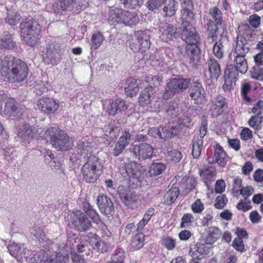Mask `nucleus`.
Instances as JSON below:
<instances>
[{"instance_id":"a211bd4d","label":"nucleus","mask_w":263,"mask_h":263,"mask_svg":"<svg viewBox=\"0 0 263 263\" xmlns=\"http://www.w3.org/2000/svg\"><path fill=\"white\" fill-rule=\"evenodd\" d=\"M150 32L149 30L138 31L136 33L138 44L133 43L130 45V49L134 52L140 51L142 53L149 49L151 45L149 40Z\"/></svg>"},{"instance_id":"b1692460","label":"nucleus","mask_w":263,"mask_h":263,"mask_svg":"<svg viewBox=\"0 0 263 263\" xmlns=\"http://www.w3.org/2000/svg\"><path fill=\"white\" fill-rule=\"evenodd\" d=\"M205 75L216 80L221 74L220 66L218 61L214 58H209L205 63Z\"/></svg>"},{"instance_id":"72a5a7b5","label":"nucleus","mask_w":263,"mask_h":263,"mask_svg":"<svg viewBox=\"0 0 263 263\" xmlns=\"http://www.w3.org/2000/svg\"><path fill=\"white\" fill-rule=\"evenodd\" d=\"M207 236L204 239L207 244L213 245L220 236V231L216 227H208L206 229Z\"/></svg>"},{"instance_id":"e433bc0d","label":"nucleus","mask_w":263,"mask_h":263,"mask_svg":"<svg viewBox=\"0 0 263 263\" xmlns=\"http://www.w3.org/2000/svg\"><path fill=\"white\" fill-rule=\"evenodd\" d=\"M226 155V153L221 146L218 145L216 147L214 152L215 160L216 162L222 167L224 166L227 163L225 160Z\"/></svg>"},{"instance_id":"423d86ee","label":"nucleus","mask_w":263,"mask_h":263,"mask_svg":"<svg viewBox=\"0 0 263 263\" xmlns=\"http://www.w3.org/2000/svg\"><path fill=\"white\" fill-rule=\"evenodd\" d=\"M21 37L28 45L33 46L39 39L41 27L35 20L27 18L20 24Z\"/></svg>"},{"instance_id":"6e6552de","label":"nucleus","mask_w":263,"mask_h":263,"mask_svg":"<svg viewBox=\"0 0 263 263\" xmlns=\"http://www.w3.org/2000/svg\"><path fill=\"white\" fill-rule=\"evenodd\" d=\"M209 13L211 18L208 21L206 28L208 33V39L213 42L217 40L218 27L223 22V14L221 11L217 7L210 8Z\"/></svg>"},{"instance_id":"0e129e2a","label":"nucleus","mask_w":263,"mask_h":263,"mask_svg":"<svg viewBox=\"0 0 263 263\" xmlns=\"http://www.w3.org/2000/svg\"><path fill=\"white\" fill-rule=\"evenodd\" d=\"M194 221V217L191 213H186L182 217V228L190 226Z\"/></svg>"},{"instance_id":"58836bf2","label":"nucleus","mask_w":263,"mask_h":263,"mask_svg":"<svg viewBox=\"0 0 263 263\" xmlns=\"http://www.w3.org/2000/svg\"><path fill=\"white\" fill-rule=\"evenodd\" d=\"M165 165L162 163H153L149 169L148 175L149 176H156L159 175L165 170Z\"/></svg>"},{"instance_id":"4d7b16f0","label":"nucleus","mask_w":263,"mask_h":263,"mask_svg":"<svg viewBox=\"0 0 263 263\" xmlns=\"http://www.w3.org/2000/svg\"><path fill=\"white\" fill-rule=\"evenodd\" d=\"M248 22L253 28H257L260 25L261 17L256 14H253L249 16Z\"/></svg>"},{"instance_id":"bb28decb","label":"nucleus","mask_w":263,"mask_h":263,"mask_svg":"<svg viewBox=\"0 0 263 263\" xmlns=\"http://www.w3.org/2000/svg\"><path fill=\"white\" fill-rule=\"evenodd\" d=\"M88 0H60V6L63 11L80 10L88 5Z\"/></svg>"},{"instance_id":"774afa93","label":"nucleus","mask_w":263,"mask_h":263,"mask_svg":"<svg viewBox=\"0 0 263 263\" xmlns=\"http://www.w3.org/2000/svg\"><path fill=\"white\" fill-rule=\"evenodd\" d=\"M252 112L254 114L260 116L263 113V101H259L252 108Z\"/></svg>"},{"instance_id":"393cba45","label":"nucleus","mask_w":263,"mask_h":263,"mask_svg":"<svg viewBox=\"0 0 263 263\" xmlns=\"http://www.w3.org/2000/svg\"><path fill=\"white\" fill-rule=\"evenodd\" d=\"M37 106L42 111L49 114L54 112L59 108V103L53 99L48 97H43L38 101Z\"/></svg>"},{"instance_id":"f704fd0d","label":"nucleus","mask_w":263,"mask_h":263,"mask_svg":"<svg viewBox=\"0 0 263 263\" xmlns=\"http://www.w3.org/2000/svg\"><path fill=\"white\" fill-rule=\"evenodd\" d=\"M21 17L20 11L15 9L7 10L5 21L9 25L14 26L20 22Z\"/></svg>"},{"instance_id":"5fc2aeb1","label":"nucleus","mask_w":263,"mask_h":263,"mask_svg":"<svg viewBox=\"0 0 263 263\" xmlns=\"http://www.w3.org/2000/svg\"><path fill=\"white\" fill-rule=\"evenodd\" d=\"M93 248L100 253L106 252L109 248V245L103 241H99V239L93 244Z\"/></svg>"},{"instance_id":"5701e85b","label":"nucleus","mask_w":263,"mask_h":263,"mask_svg":"<svg viewBox=\"0 0 263 263\" xmlns=\"http://www.w3.org/2000/svg\"><path fill=\"white\" fill-rule=\"evenodd\" d=\"M190 96L195 103L200 105L205 102V91L201 84L197 81L195 82L189 89Z\"/></svg>"},{"instance_id":"79ce46f5","label":"nucleus","mask_w":263,"mask_h":263,"mask_svg":"<svg viewBox=\"0 0 263 263\" xmlns=\"http://www.w3.org/2000/svg\"><path fill=\"white\" fill-rule=\"evenodd\" d=\"M84 211L93 222L97 224L99 223L101 221L99 216L96 211L92 208V206L89 203H86L84 205Z\"/></svg>"},{"instance_id":"0eeeda50","label":"nucleus","mask_w":263,"mask_h":263,"mask_svg":"<svg viewBox=\"0 0 263 263\" xmlns=\"http://www.w3.org/2000/svg\"><path fill=\"white\" fill-rule=\"evenodd\" d=\"M108 21L112 24L116 23L132 26L137 24L140 21V19L135 12L115 9L109 11Z\"/></svg>"},{"instance_id":"c03bdc74","label":"nucleus","mask_w":263,"mask_h":263,"mask_svg":"<svg viewBox=\"0 0 263 263\" xmlns=\"http://www.w3.org/2000/svg\"><path fill=\"white\" fill-rule=\"evenodd\" d=\"M215 172L209 167H204L199 170V174L203 178V181L206 184L210 182L212 177L215 175Z\"/></svg>"},{"instance_id":"f8f14e48","label":"nucleus","mask_w":263,"mask_h":263,"mask_svg":"<svg viewBox=\"0 0 263 263\" xmlns=\"http://www.w3.org/2000/svg\"><path fill=\"white\" fill-rule=\"evenodd\" d=\"M44 62L48 65H57L60 59V44L55 41H51L43 50Z\"/></svg>"},{"instance_id":"052dcab7","label":"nucleus","mask_w":263,"mask_h":263,"mask_svg":"<svg viewBox=\"0 0 263 263\" xmlns=\"http://www.w3.org/2000/svg\"><path fill=\"white\" fill-rule=\"evenodd\" d=\"M191 209L195 213H201L204 210V205L201 200L198 199L192 204Z\"/></svg>"},{"instance_id":"c85d7f7f","label":"nucleus","mask_w":263,"mask_h":263,"mask_svg":"<svg viewBox=\"0 0 263 263\" xmlns=\"http://www.w3.org/2000/svg\"><path fill=\"white\" fill-rule=\"evenodd\" d=\"M97 203L102 213L109 214L114 210V206L111 199L106 195H100L97 199Z\"/></svg>"},{"instance_id":"20e7f679","label":"nucleus","mask_w":263,"mask_h":263,"mask_svg":"<svg viewBox=\"0 0 263 263\" xmlns=\"http://www.w3.org/2000/svg\"><path fill=\"white\" fill-rule=\"evenodd\" d=\"M249 49L246 39L242 35L237 36L233 59L231 58V54L229 55V58L233 63L232 64L233 68L241 74H245L248 70V64L246 57Z\"/></svg>"},{"instance_id":"37998d69","label":"nucleus","mask_w":263,"mask_h":263,"mask_svg":"<svg viewBox=\"0 0 263 263\" xmlns=\"http://www.w3.org/2000/svg\"><path fill=\"white\" fill-rule=\"evenodd\" d=\"M104 40V37L100 32L93 34L91 40V49H97L102 44Z\"/></svg>"},{"instance_id":"cd10ccee","label":"nucleus","mask_w":263,"mask_h":263,"mask_svg":"<svg viewBox=\"0 0 263 263\" xmlns=\"http://www.w3.org/2000/svg\"><path fill=\"white\" fill-rule=\"evenodd\" d=\"M76 219L73 221V224L79 231H85L89 229L91 224L85 213L79 211L76 213Z\"/></svg>"},{"instance_id":"c756f323","label":"nucleus","mask_w":263,"mask_h":263,"mask_svg":"<svg viewBox=\"0 0 263 263\" xmlns=\"http://www.w3.org/2000/svg\"><path fill=\"white\" fill-rule=\"evenodd\" d=\"M30 232L36 239L41 243V246L47 248L52 243L50 239H47L43 229L37 225L33 226L30 230Z\"/></svg>"},{"instance_id":"4c0bfd02","label":"nucleus","mask_w":263,"mask_h":263,"mask_svg":"<svg viewBox=\"0 0 263 263\" xmlns=\"http://www.w3.org/2000/svg\"><path fill=\"white\" fill-rule=\"evenodd\" d=\"M179 194L178 188L174 187L167 191L164 195V203L169 205L173 203Z\"/></svg>"},{"instance_id":"bf43d9fd","label":"nucleus","mask_w":263,"mask_h":263,"mask_svg":"<svg viewBox=\"0 0 263 263\" xmlns=\"http://www.w3.org/2000/svg\"><path fill=\"white\" fill-rule=\"evenodd\" d=\"M130 138L131 135L129 132L125 131L120 137L118 142L126 147L130 142Z\"/></svg>"},{"instance_id":"e2e57ef3","label":"nucleus","mask_w":263,"mask_h":263,"mask_svg":"<svg viewBox=\"0 0 263 263\" xmlns=\"http://www.w3.org/2000/svg\"><path fill=\"white\" fill-rule=\"evenodd\" d=\"M254 192V189L251 186H247L241 188L240 190V194L244 198V200L246 201L248 198L251 196Z\"/></svg>"},{"instance_id":"9d476101","label":"nucleus","mask_w":263,"mask_h":263,"mask_svg":"<svg viewBox=\"0 0 263 263\" xmlns=\"http://www.w3.org/2000/svg\"><path fill=\"white\" fill-rule=\"evenodd\" d=\"M161 79L159 76L149 75L146 77L145 81L149 84L142 91L139 97V103L140 106H145L149 104L153 95L156 92L155 87L159 84Z\"/></svg>"},{"instance_id":"f3484780","label":"nucleus","mask_w":263,"mask_h":263,"mask_svg":"<svg viewBox=\"0 0 263 263\" xmlns=\"http://www.w3.org/2000/svg\"><path fill=\"white\" fill-rule=\"evenodd\" d=\"M10 254L20 262H23L30 256L31 251L23 243L12 242L7 247Z\"/></svg>"},{"instance_id":"680f3d73","label":"nucleus","mask_w":263,"mask_h":263,"mask_svg":"<svg viewBox=\"0 0 263 263\" xmlns=\"http://www.w3.org/2000/svg\"><path fill=\"white\" fill-rule=\"evenodd\" d=\"M228 200L225 195L217 197L214 205L216 209H222L226 204Z\"/></svg>"},{"instance_id":"2eb2a0df","label":"nucleus","mask_w":263,"mask_h":263,"mask_svg":"<svg viewBox=\"0 0 263 263\" xmlns=\"http://www.w3.org/2000/svg\"><path fill=\"white\" fill-rule=\"evenodd\" d=\"M92 147L90 143L87 141H80L78 142L75 151L70 156V160L73 163L78 161H87L88 158L91 155Z\"/></svg>"},{"instance_id":"09e8293b","label":"nucleus","mask_w":263,"mask_h":263,"mask_svg":"<svg viewBox=\"0 0 263 263\" xmlns=\"http://www.w3.org/2000/svg\"><path fill=\"white\" fill-rule=\"evenodd\" d=\"M251 77L256 80L263 81V68L254 65L250 71Z\"/></svg>"},{"instance_id":"603ef678","label":"nucleus","mask_w":263,"mask_h":263,"mask_svg":"<svg viewBox=\"0 0 263 263\" xmlns=\"http://www.w3.org/2000/svg\"><path fill=\"white\" fill-rule=\"evenodd\" d=\"M261 120L259 119V116L257 115L252 116L248 121L249 126L257 131L260 130L261 128Z\"/></svg>"},{"instance_id":"4be33fe9","label":"nucleus","mask_w":263,"mask_h":263,"mask_svg":"<svg viewBox=\"0 0 263 263\" xmlns=\"http://www.w3.org/2000/svg\"><path fill=\"white\" fill-rule=\"evenodd\" d=\"M211 102L210 111L212 118H217L221 115L228 105L226 98L221 95L217 96Z\"/></svg>"},{"instance_id":"de8ad7c7","label":"nucleus","mask_w":263,"mask_h":263,"mask_svg":"<svg viewBox=\"0 0 263 263\" xmlns=\"http://www.w3.org/2000/svg\"><path fill=\"white\" fill-rule=\"evenodd\" d=\"M216 42L213 47V52L214 55L219 59H221L223 57L224 48L223 45L221 40L215 41Z\"/></svg>"},{"instance_id":"1a4fd4ad","label":"nucleus","mask_w":263,"mask_h":263,"mask_svg":"<svg viewBox=\"0 0 263 263\" xmlns=\"http://www.w3.org/2000/svg\"><path fill=\"white\" fill-rule=\"evenodd\" d=\"M66 252L61 253L56 252L49 254L43 251L36 252L30 258L29 263H66L68 260Z\"/></svg>"},{"instance_id":"6e6d98bb","label":"nucleus","mask_w":263,"mask_h":263,"mask_svg":"<svg viewBox=\"0 0 263 263\" xmlns=\"http://www.w3.org/2000/svg\"><path fill=\"white\" fill-rule=\"evenodd\" d=\"M161 243L167 250L170 251L174 249L176 240L170 236H167L162 239Z\"/></svg>"},{"instance_id":"ea45409f","label":"nucleus","mask_w":263,"mask_h":263,"mask_svg":"<svg viewBox=\"0 0 263 263\" xmlns=\"http://www.w3.org/2000/svg\"><path fill=\"white\" fill-rule=\"evenodd\" d=\"M144 241V235L140 233L136 235L132 239L130 243L133 250H138L143 247Z\"/></svg>"},{"instance_id":"aec40b11","label":"nucleus","mask_w":263,"mask_h":263,"mask_svg":"<svg viewBox=\"0 0 263 263\" xmlns=\"http://www.w3.org/2000/svg\"><path fill=\"white\" fill-rule=\"evenodd\" d=\"M104 108L109 115L115 116L117 114L126 110L128 105L124 100L121 99H110L103 104Z\"/></svg>"},{"instance_id":"f257e3e1","label":"nucleus","mask_w":263,"mask_h":263,"mask_svg":"<svg viewBox=\"0 0 263 263\" xmlns=\"http://www.w3.org/2000/svg\"><path fill=\"white\" fill-rule=\"evenodd\" d=\"M28 74V67L24 61L10 54L0 56V83H20Z\"/></svg>"},{"instance_id":"a878e982","label":"nucleus","mask_w":263,"mask_h":263,"mask_svg":"<svg viewBox=\"0 0 263 263\" xmlns=\"http://www.w3.org/2000/svg\"><path fill=\"white\" fill-rule=\"evenodd\" d=\"M17 130V138L20 139V140L23 145L29 143L31 139L36 136L31 127L27 123L19 125Z\"/></svg>"},{"instance_id":"6ab92c4d","label":"nucleus","mask_w":263,"mask_h":263,"mask_svg":"<svg viewBox=\"0 0 263 263\" xmlns=\"http://www.w3.org/2000/svg\"><path fill=\"white\" fill-rule=\"evenodd\" d=\"M239 72L234 68L232 65H228L224 71V83L222 86L224 91L233 89L239 78Z\"/></svg>"},{"instance_id":"864d4df0","label":"nucleus","mask_w":263,"mask_h":263,"mask_svg":"<svg viewBox=\"0 0 263 263\" xmlns=\"http://www.w3.org/2000/svg\"><path fill=\"white\" fill-rule=\"evenodd\" d=\"M165 0H147L146 3L147 8L150 11H154L160 7Z\"/></svg>"},{"instance_id":"dca6fc26","label":"nucleus","mask_w":263,"mask_h":263,"mask_svg":"<svg viewBox=\"0 0 263 263\" xmlns=\"http://www.w3.org/2000/svg\"><path fill=\"white\" fill-rule=\"evenodd\" d=\"M199 44L186 45L183 58L190 67L196 68L200 59Z\"/></svg>"},{"instance_id":"338daca9","label":"nucleus","mask_w":263,"mask_h":263,"mask_svg":"<svg viewBox=\"0 0 263 263\" xmlns=\"http://www.w3.org/2000/svg\"><path fill=\"white\" fill-rule=\"evenodd\" d=\"M98 224L100 228V231H101L102 237L103 238L110 237L111 233L107 229V226L101 221H100Z\"/></svg>"},{"instance_id":"8fccbe9b","label":"nucleus","mask_w":263,"mask_h":263,"mask_svg":"<svg viewBox=\"0 0 263 263\" xmlns=\"http://www.w3.org/2000/svg\"><path fill=\"white\" fill-rule=\"evenodd\" d=\"M176 10L175 0H170L169 4L164 7L163 12L165 16L171 17L175 14Z\"/></svg>"},{"instance_id":"473e14b6","label":"nucleus","mask_w":263,"mask_h":263,"mask_svg":"<svg viewBox=\"0 0 263 263\" xmlns=\"http://www.w3.org/2000/svg\"><path fill=\"white\" fill-rule=\"evenodd\" d=\"M15 46V43L13 41L11 35L8 32H4L0 36V48L11 49Z\"/></svg>"},{"instance_id":"f03ea898","label":"nucleus","mask_w":263,"mask_h":263,"mask_svg":"<svg viewBox=\"0 0 263 263\" xmlns=\"http://www.w3.org/2000/svg\"><path fill=\"white\" fill-rule=\"evenodd\" d=\"M37 138L50 142L53 147L61 151H66L73 146V140L64 131L56 127H50L46 129L38 128L36 130Z\"/></svg>"},{"instance_id":"412c9836","label":"nucleus","mask_w":263,"mask_h":263,"mask_svg":"<svg viewBox=\"0 0 263 263\" xmlns=\"http://www.w3.org/2000/svg\"><path fill=\"white\" fill-rule=\"evenodd\" d=\"M132 153L139 160L151 159L154 153V148L146 143H141L133 145Z\"/></svg>"},{"instance_id":"7c9ffc66","label":"nucleus","mask_w":263,"mask_h":263,"mask_svg":"<svg viewBox=\"0 0 263 263\" xmlns=\"http://www.w3.org/2000/svg\"><path fill=\"white\" fill-rule=\"evenodd\" d=\"M139 88L136 80L129 78L126 81L125 92L127 96L133 97L136 95Z\"/></svg>"},{"instance_id":"69168bd1","label":"nucleus","mask_w":263,"mask_h":263,"mask_svg":"<svg viewBox=\"0 0 263 263\" xmlns=\"http://www.w3.org/2000/svg\"><path fill=\"white\" fill-rule=\"evenodd\" d=\"M213 218L212 212L211 211L206 212L202 218L200 219L201 225L203 226H208L210 222H211Z\"/></svg>"},{"instance_id":"c9c22d12","label":"nucleus","mask_w":263,"mask_h":263,"mask_svg":"<svg viewBox=\"0 0 263 263\" xmlns=\"http://www.w3.org/2000/svg\"><path fill=\"white\" fill-rule=\"evenodd\" d=\"M167 92L170 96L173 92L178 91L181 89V79L179 76H174L167 83Z\"/></svg>"},{"instance_id":"13d9d810","label":"nucleus","mask_w":263,"mask_h":263,"mask_svg":"<svg viewBox=\"0 0 263 263\" xmlns=\"http://www.w3.org/2000/svg\"><path fill=\"white\" fill-rule=\"evenodd\" d=\"M232 246L237 251L242 252L245 250V246L242 239L236 237L232 243Z\"/></svg>"},{"instance_id":"49530a36","label":"nucleus","mask_w":263,"mask_h":263,"mask_svg":"<svg viewBox=\"0 0 263 263\" xmlns=\"http://www.w3.org/2000/svg\"><path fill=\"white\" fill-rule=\"evenodd\" d=\"M202 147V139H198L196 141H193L192 154L194 158H198L200 156Z\"/></svg>"},{"instance_id":"9b49d317","label":"nucleus","mask_w":263,"mask_h":263,"mask_svg":"<svg viewBox=\"0 0 263 263\" xmlns=\"http://www.w3.org/2000/svg\"><path fill=\"white\" fill-rule=\"evenodd\" d=\"M141 166L135 162H132L125 165V167L121 170V174L127 179L130 185L133 187H137L141 185L139 178Z\"/></svg>"},{"instance_id":"2f4dec72","label":"nucleus","mask_w":263,"mask_h":263,"mask_svg":"<svg viewBox=\"0 0 263 263\" xmlns=\"http://www.w3.org/2000/svg\"><path fill=\"white\" fill-rule=\"evenodd\" d=\"M212 246V245L207 244L205 240L197 242L196 245V249L199 255L197 256V259L200 260L208 255L210 253Z\"/></svg>"},{"instance_id":"a18cd8bd","label":"nucleus","mask_w":263,"mask_h":263,"mask_svg":"<svg viewBox=\"0 0 263 263\" xmlns=\"http://www.w3.org/2000/svg\"><path fill=\"white\" fill-rule=\"evenodd\" d=\"M126 256V254L125 250L121 247H117L111 254L110 259L125 262Z\"/></svg>"},{"instance_id":"3c124183","label":"nucleus","mask_w":263,"mask_h":263,"mask_svg":"<svg viewBox=\"0 0 263 263\" xmlns=\"http://www.w3.org/2000/svg\"><path fill=\"white\" fill-rule=\"evenodd\" d=\"M143 0H120L125 8L128 9H136L139 8L142 4Z\"/></svg>"},{"instance_id":"7ed1b4c3","label":"nucleus","mask_w":263,"mask_h":263,"mask_svg":"<svg viewBox=\"0 0 263 263\" xmlns=\"http://www.w3.org/2000/svg\"><path fill=\"white\" fill-rule=\"evenodd\" d=\"M186 7H184L183 17L187 20L186 22L182 23V40L186 45L200 44V37L196 28L189 22L192 21L194 14L192 11L193 5L192 0H184Z\"/></svg>"},{"instance_id":"ddd939ff","label":"nucleus","mask_w":263,"mask_h":263,"mask_svg":"<svg viewBox=\"0 0 263 263\" xmlns=\"http://www.w3.org/2000/svg\"><path fill=\"white\" fill-rule=\"evenodd\" d=\"M118 193L122 202L129 209H136L140 205L141 200L139 195L124 186L118 187Z\"/></svg>"},{"instance_id":"a19ab883","label":"nucleus","mask_w":263,"mask_h":263,"mask_svg":"<svg viewBox=\"0 0 263 263\" xmlns=\"http://www.w3.org/2000/svg\"><path fill=\"white\" fill-rule=\"evenodd\" d=\"M159 31L163 35H166L167 38L170 40H173L174 37H176V28L172 25H166L161 27Z\"/></svg>"},{"instance_id":"4468645a","label":"nucleus","mask_w":263,"mask_h":263,"mask_svg":"<svg viewBox=\"0 0 263 263\" xmlns=\"http://www.w3.org/2000/svg\"><path fill=\"white\" fill-rule=\"evenodd\" d=\"M180 130V124H178L177 127L172 126L171 128L169 126L153 127L148 129V134L155 138L166 140L171 139L174 136L178 135Z\"/></svg>"},{"instance_id":"39448f33","label":"nucleus","mask_w":263,"mask_h":263,"mask_svg":"<svg viewBox=\"0 0 263 263\" xmlns=\"http://www.w3.org/2000/svg\"><path fill=\"white\" fill-rule=\"evenodd\" d=\"M104 162L95 155H90L83 165L81 173L84 180L88 183H94L103 173Z\"/></svg>"}]
</instances>
